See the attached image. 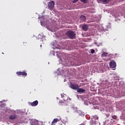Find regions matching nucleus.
<instances>
[{
  "label": "nucleus",
  "instance_id": "obj_1",
  "mask_svg": "<svg viewBox=\"0 0 125 125\" xmlns=\"http://www.w3.org/2000/svg\"><path fill=\"white\" fill-rule=\"evenodd\" d=\"M65 36L71 39L76 38V34L74 31H68L66 32L65 33Z\"/></svg>",
  "mask_w": 125,
  "mask_h": 125
},
{
  "label": "nucleus",
  "instance_id": "obj_2",
  "mask_svg": "<svg viewBox=\"0 0 125 125\" xmlns=\"http://www.w3.org/2000/svg\"><path fill=\"white\" fill-rule=\"evenodd\" d=\"M55 4V2L54 1H51L48 2V8L49 9V10H52V9H53Z\"/></svg>",
  "mask_w": 125,
  "mask_h": 125
},
{
  "label": "nucleus",
  "instance_id": "obj_3",
  "mask_svg": "<svg viewBox=\"0 0 125 125\" xmlns=\"http://www.w3.org/2000/svg\"><path fill=\"white\" fill-rule=\"evenodd\" d=\"M70 87L72 89H74L75 90H77L79 88L80 86H79V84H77V83H75V84L71 83L70 84Z\"/></svg>",
  "mask_w": 125,
  "mask_h": 125
},
{
  "label": "nucleus",
  "instance_id": "obj_4",
  "mask_svg": "<svg viewBox=\"0 0 125 125\" xmlns=\"http://www.w3.org/2000/svg\"><path fill=\"white\" fill-rule=\"evenodd\" d=\"M109 66L110 68H116L117 66V63L114 60H111L109 62Z\"/></svg>",
  "mask_w": 125,
  "mask_h": 125
},
{
  "label": "nucleus",
  "instance_id": "obj_5",
  "mask_svg": "<svg viewBox=\"0 0 125 125\" xmlns=\"http://www.w3.org/2000/svg\"><path fill=\"white\" fill-rule=\"evenodd\" d=\"M17 75L18 76H23V77H27V72L26 71H18L16 72Z\"/></svg>",
  "mask_w": 125,
  "mask_h": 125
},
{
  "label": "nucleus",
  "instance_id": "obj_6",
  "mask_svg": "<svg viewBox=\"0 0 125 125\" xmlns=\"http://www.w3.org/2000/svg\"><path fill=\"white\" fill-rule=\"evenodd\" d=\"M110 0H97V2L103 3L104 4H107Z\"/></svg>",
  "mask_w": 125,
  "mask_h": 125
},
{
  "label": "nucleus",
  "instance_id": "obj_7",
  "mask_svg": "<svg viewBox=\"0 0 125 125\" xmlns=\"http://www.w3.org/2000/svg\"><path fill=\"white\" fill-rule=\"evenodd\" d=\"M31 125H39V121L36 120H32L30 122Z\"/></svg>",
  "mask_w": 125,
  "mask_h": 125
},
{
  "label": "nucleus",
  "instance_id": "obj_8",
  "mask_svg": "<svg viewBox=\"0 0 125 125\" xmlns=\"http://www.w3.org/2000/svg\"><path fill=\"white\" fill-rule=\"evenodd\" d=\"M38 104H39V102L38 101H35L32 103H30V105L32 106V107H36V106H38Z\"/></svg>",
  "mask_w": 125,
  "mask_h": 125
},
{
  "label": "nucleus",
  "instance_id": "obj_9",
  "mask_svg": "<svg viewBox=\"0 0 125 125\" xmlns=\"http://www.w3.org/2000/svg\"><path fill=\"white\" fill-rule=\"evenodd\" d=\"M82 30L86 32L88 30V25L87 24H84L82 26Z\"/></svg>",
  "mask_w": 125,
  "mask_h": 125
},
{
  "label": "nucleus",
  "instance_id": "obj_10",
  "mask_svg": "<svg viewBox=\"0 0 125 125\" xmlns=\"http://www.w3.org/2000/svg\"><path fill=\"white\" fill-rule=\"evenodd\" d=\"M17 115L16 114H14V115H11L9 116V119L10 120H15V119L17 118Z\"/></svg>",
  "mask_w": 125,
  "mask_h": 125
},
{
  "label": "nucleus",
  "instance_id": "obj_11",
  "mask_svg": "<svg viewBox=\"0 0 125 125\" xmlns=\"http://www.w3.org/2000/svg\"><path fill=\"white\" fill-rule=\"evenodd\" d=\"M77 91L79 92V93H83L85 92V90L83 89V88H78L77 90Z\"/></svg>",
  "mask_w": 125,
  "mask_h": 125
},
{
  "label": "nucleus",
  "instance_id": "obj_12",
  "mask_svg": "<svg viewBox=\"0 0 125 125\" xmlns=\"http://www.w3.org/2000/svg\"><path fill=\"white\" fill-rule=\"evenodd\" d=\"M80 19L82 20V22H84V21L86 20V17L83 15H82L80 17Z\"/></svg>",
  "mask_w": 125,
  "mask_h": 125
},
{
  "label": "nucleus",
  "instance_id": "obj_13",
  "mask_svg": "<svg viewBox=\"0 0 125 125\" xmlns=\"http://www.w3.org/2000/svg\"><path fill=\"white\" fill-rule=\"evenodd\" d=\"M58 122V118H55L54 119L53 121L51 123V125H55V124Z\"/></svg>",
  "mask_w": 125,
  "mask_h": 125
},
{
  "label": "nucleus",
  "instance_id": "obj_14",
  "mask_svg": "<svg viewBox=\"0 0 125 125\" xmlns=\"http://www.w3.org/2000/svg\"><path fill=\"white\" fill-rule=\"evenodd\" d=\"M90 125H96V121H95L94 118H92V120L90 122Z\"/></svg>",
  "mask_w": 125,
  "mask_h": 125
},
{
  "label": "nucleus",
  "instance_id": "obj_15",
  "mask_svg": "<svg viewBox=\"0 0 125 125\" xmlns=\"http://www.w3.org/2000/svg\"><path fill=\"white\" fill-rule=\"evenodd\" d=\"M107 54H108V53L104 52V53H103V54H102V56L103 57H106V56H107Z\"/></svg>",
  "mask_w": 125,
  "mask_h": 125
},
{
  "label": "nucleus",
  "instance_id": "obj_16",
  "mask_svg": "<svg viewBox=\"0 0 125 125\" xmlns=\"http://www.w3.org/2000/svg\"><path fill=\"white\" fill-rule=\"evenodd\" d=\"M94 52H95V51L94 50V49L91 50V53H92V54H93V53H94Z\"/></svg>",
  "mask_w": 125,
  "mask_h": 125
},
{
  "label": "nucleus",
  "instance_id": "obj_17",
  "mask_svg": "<svg viewBox=\"0 0 125 125\" xmlns=\"http://www.w3.org/2000/svg\"><path fill=\"white\" fill-rule=\"evenodd\" d=\"M81 1H82V2L85 3V2H86V0H81Z\"/></svg>",
  "mask_w": 125,
  "mask_h": 125
},
{
  "label": "nucleus",
  "instance_id": "obj_18",
  "mask_svg": "<svg viewBox=\"0 0 125 125\" xmlns=\"http://www.w3.org/2000/svg\"><path fill=\"white\" fill-rule=\"evenodd\" d=\"M77 1H79V0H74L73 1V3H76V2H77Z\"/></svg>",
  "mask_w": 125,
  "mask_h": 125
},
{
  "label": "nucleus",
  "instance_id": "obj_19",
  "mask_svg": "<svg viewBox=\"0 0 125 125\" xmlns=\"http://www.w3.org/2000/svg\"><path fill=\"white\" fill-rule=\"evenodd\" d=\"M93 119H94L95 121V120H98V117L95 116Z\"/></svg>",
  "mask_w": 125,
  "mask_h": 125
},
{
  "label": "nucleus",
  "instance_id": "obj_20",
  "mask_svg": "<svg viewBox=\"0 0 125 125\" xmlns=\"http://www.w3.org/2000/svg\"><path fill=\"white\" fill-rule=\"evenodd\" d=\"M112 118L113 119V120H116L117 119V116H112Z\"/></svg>",
  "mask_w": 125,
  "mask_h": 125
},
{
  "label": "nucleus",
  "instance_id": "obj_21",
  "mask_svg": "<svg viewBox=\"0 0 125 125\" xmlns=\"http://www.w3.org/2000/svg\"><path fill=\"white\" fill-rule=\"evenodd\" d=\"M62 97V98H63V97H64V95H63L62 94H61Z\"/></svg>",
  "mask_w": 125,
  "mask_h": 125
},
{
  "label": "nucleus",
  "instance_id": "obj_22",
  "mask_svg": "<svg viewBox=\"0 0 125 125\" xmlns=\"http://www.w3.org/2000/svg\"><path fill=\"white\" fill-rule=\"evenodd\" d=\"M41 47H42V45H40Z\"/></svg>",
  "mask_w": 125,
  "mask_h": 125
}]
</instances>
